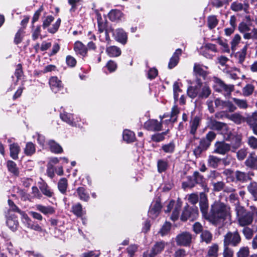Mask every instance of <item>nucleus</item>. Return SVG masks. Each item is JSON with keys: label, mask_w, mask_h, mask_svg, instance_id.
Segmentation results:
<instances>
[{"label": "nucleus", "mask_w": 257, "mask_h": 257, "mask_svg": "<svg viewBox=\"0 0 257 257\" xmlns=\"http://www.w3.org/2000/svg\"><path fill=\"white\" fill-rule=\"evenodd\" d=\"M227 215L226 205L224 203L215 201L211 205L207 221L213 224H217L221 220L226 219Z\"/></svg>", "instance_id": "f257e3e1"}, {"label": "nucleus", "mask_w": 257, "mask_h": 257, "mask_svg": "<svg viewBox=\"0 0 257 257\" xmlns=\"http://www.w3.org/2000/svg\"><path fill=\"white\" fill-rule=\"evenodd\" d=\"M186 179L187 180L182 183V187L184 189L194 188L196 184L199 185L204 189L207 187L204 176L197 171L194 172L192 176H187Z\"/></svg>", "instance_id": "f03ea898"}, {"label": "nucleus", "mask_w": 257, "mask_h": 257, "mask_svg": "<svg viewBox=\"0 0 257 257\" xmlns=\"http://www.w3.org/2000/svg\"><path fill=\"white\" fill-rule=\"evenodd\" d=\"M54 20V17L52 15H48L42 18V27L44 30L47 29L48 33L52 34H55L58 31L61 23V19L59 18L52 26L49 28Z\"/></svg>", "instance_id": "7ed1b4c3"}, {"label": "nucleus", "mask_w": 257, "mask_h": 257, "mask_svg": "<svg viewBox=\"0 0 257 257\" xmlns=\"http://www.w3.org/2000/svg\"><path fill=\"white\" fill-rule=\"evenodd\" d=\"M236 214L239 224L241 226L250 224L253 221V213L247 211L243 207H239L236 209Z\"/></svg>", "instance_id": "20e7f679"}, {"label": "nucleus", "mask_w": 257, "mask_h": 257, "mask_svg": "<svg viewBox=\"0 0 257 257\" xmlns=\"http://www.w3.org/2000/svg\"><path fill=\"white\" fill-rule=\"evenodd\" d=\"M199 215L198 208L196 206H189L187 204L184 207L180 219L182 221H186L188 219L191 221L195 220Z\"/></svg>", "instance_id": "39448f33"}, {"label": "nucleus", "mask_w": 257, "mask_h": 257, "mask_svg": "<svg viewBox=\"0 0 257 257\" xmlns=\"http://www.w3.org/2000/svg\"><path fill=\"white\" fill-rule=\"evenodd\" d=\"M224 140L230 142L229 145L230 146V149L232 152H235L241 145V136L238 134H233L230 131L224 136Z\"/></svg>", "instance_id": "423d86ee"}, {"label": "nucleus", "mask_w": 257, "mask_h": 257, "mask_svg": "<svg viewBox=\"0 0 257 257\" xmlns=\"http://www.w3.org/2000/svg\"><path fill=\"white\" fill-rule=\"evenodd\" d=\"M241 241L240 236L237 231H228L224 236V246H237Z\"/></svg>", "instance_id": "0eeeda50"}, {"label": "nucleus", "mask_w": 257, "mask_h": 257, "mask_svg": "<svg viewBox=\"0 0 257 257\" xmlns=\"http://www.w3.org/2000/svg\"><path fill=\"white\" fill-rule=\"evenodd\" d=\"M175 239L179 246H190L192 243V234L188 231H183L176 236Z\"/></svg>", "instance_id": "6e6552de"}, {"label": "nucleus", "mask_w": 257, "mask_h": 257, "mask_svg": "<svg viewBox=\"0 0 257 257\" xmlns=\"http://www.w3.org/2000/svg\"><path fill=\"white\" fill-rule=\"evenodd\" d=\"M199 206L202 217L207 220L209 216V203L207 196L204 192H201L199 194Z\"/></svg>", "instance_id": "1a4fd4ad"}, {"label": "nucleus", "mask_w": 257, "mask_h": 257, "mask_svg": "<svg viewBox=\"0 0 257 257\" xmlns=\"http://www.w3.org/2000/svg\"><path fill=\"white\" fill-rule=\"evenodd\" d=\"M110 31L116 41L123 45L126 44L128 39L127 33L122 28L110 29Z\"/></svg>", "instance_id": "9d476101"}, {"label": "nucleus", "mask_w": 257, "mask_h": 257, "mask_svg": "<svg viewBox=\"0 0 257 257\" xmlns=\"http://www.w3.org/2000/svg\"><path fill=\"white\" fill-rule=\"evenodd\" d=\"M215 84L213 87L217 92L225 91L228 94H230L234 90L233 85H227L222 80L218 78H215L214 80Z\"/></svg>", "instance_id": "9b49d317"}, {"label": "nucleus", "mask_w": 257, "mask_h": 257, "mask_svg": "<svg viewBox=\"0 0 257 257\" xmlns=\"http://www.w3.org/2000/svg\"><path fill=\"white\" fill-rule=\"evenodd\" d=\"M162 122L155 119H149L144 124V128L149 131L159 132L162 130Z\"/></svg>", "instance_id": "f8f14e48"}, {"label": "nucleus", "mask_w": 257, "mask_h": 257, "mask_svg": "<svg viewBox=\"0 0 257 257\" xmlns=\"http://www.w3.org/2000/svg\"><path fill=\"white\" fill-rule=\"evenodd\" d=\"M210 145L211 144L204 137L201 138L199 145L194 149L193 154L197 158L200 157L202 153L208 150Z\"/></svg>", "instance_id": "ddd939ff"}, {"label": "nucleus", "mask_w": 257, "mask_h": 257, "mask_svg": "<svg viewBox=\"0 0 257 257\" xmlns=\"http://www.w3.org/2000/svg\"><path fill=\"white\" fill-rule=\"evenodd\" d=\"M49 84L51 90L55 93H58L64 88V84L57 76H51L49 79Z\"/></svg>", "instance_id": "4468645a"}, {"label": "nucleus", "mask_w": 257, "mask_h": 257, "mask_svg": "<svg viewBox=\"0 0 257 257\" xmlns=\"http://www.w3.org/2000/svg\"><path fill=\"white\" fill-rule=\"evenodd\" d=\"M210 128L213 130L219 132L220 134L224 136L229 132V128L226 123L217 121L215 119L211 120Z\"/></svg>", "instance_id": "2eb2a0df"}, {"label": "nucleus", "mask_w": 257, "mask_h": 257, "mask_svg": "<svg viewBox=\"0 0 257 257\" xmlns=\"http://www.w3.org/2000/svg\"><path fill=\"white\" fill-rule=\"evenodd\" d=\"M230 9L235 12L243 11L245 14H249V5L247 0H244L243 4L238 2H233L230 5Z\"/></svg>", "instance_id": "dca6fc26"}, {"label": "nucleus", "mask_w": 257, "mask_h": 257, "mask_svg": "<svg viewBox=\"0 0 257 257\" xmlns=\"http://www.w3.org/2000/svg\"><path fill=\"white\" fill-rule=\"evenodd\" d=\"M162 205L159 200H157L149 208L148 216L152 219H155L161 212Z\"/></svg>", "instance_id": "f3484780"}, {"label": "nucleus", "mask_w": 257, "mask_h": 257, "mask_svg": "<svg viewBox=\"0 0 257 257\" xmlns=\"http://www.w3.org/2000/svg\"><path fill=\"white\" fill-rule=\"evenodd\" d=\"M254 173L251 172L246 173L239 170H236L234 172V176L236 182L244 183L252 180L250 176H253Z\"/></svg>", "instance_id": "a211bd4d"}, {"label": "nucleus", "mask_w": 257, "mask_h": 257, "mask_svg": "<svg viewBox=\"0 0 257 257\" xmlns=\"http://www.w3.org/2000/svg\"><path fill=\"white\" fill-rule=\"evenodd\" d=\"M6 224L9 228L13 231L17 230L19 225L18 217L16 215H10V213H5Z\"/></svg>", "instance_id": "6ab92c4d"}, {"label": "nucleus", "mask_w": 257, "mask_h": 257, "mask_svg": "<svg viewBox=\"0 0 257 257\" xmlns=\"http://www.w3.org/2000/svg\"><path fill=\"white\" fill-rule=\"evenodd\" d=\"M201 119L202 118L201 116L196 115L192 118L190 120V134L193 136V139L194 140L199 139V138L196 137L195 135L197 130L200 125Z\"/></svg>", "instance_id": "aec40b11"}, {"label": "nucleus", "mask_w": 257, "mask_h": 257, "mask_svg": "<svg viewBox=\"0 0 257 257\" xmlns=\"http://www.w3.org/2000/svg\"><path fill=\"white\" fill-rule=\"evenodd\" d=\"M8 203L10 208L5 213H10V215H15L12 213L13 212L18 213L21 216L22 221L25 218V216L28 215L25 211L21 210L12 200L9 199Z\"/></svg>", "instance_id": "412c9836"}, {"label": "nucleus", "mask_w": 257, "mask_h": 257, "mask_svg": "<svg viewBox=\"0 0 257 257\" xmlns=\"http://www.w3.org/2000/svg\"><path fill=\"white\" fill-rule=\"evenodd\" d=\"M244 165L250 169L257 170V155L254 152L249 154L244 162Z\"/></svg>", "instance_id": "4be33fe9"}, {"label": "nucleus", "mask_w": 257, "mask_h": 257, "mask_svg": "<svg viewBox=\"0 0 257 257\" xmlns=\"http://www.w3.org/2000/svg\"><path fill=\"white\" fill-rule=\"evenodd\" d=\"M38 185L40 191L44 195L48 198L54 196V192L44 180L42 179L41 181L38 182Z\"/></svg>", "instance_id": "5701e85b"}, {"label": "nucleus", "mask_w": 257, "mask_h": 257, "mask_svg": "<svg viewBox=\"0 0 257 257\" xmlns=\"http://www.w3.org/2000/svg\"><path fill=\"white\" fill-rule=\"evenodd\" d=\"M108 18L112 22L119 23L122 21L124 14L119 10L112 9L108 13Z\"/></svg>", "instance_id": "b1692460"}, {"label": "nucleus", "mask_w": 257, "mask_h": 257, "mask_svg": "<svg viewBox=\"0 0 257 257\" xmlns=\"http://www.w3.org/2000/svg\"><path fill=\"white\" fill-rule=\"evenodd\" d=\"M215 148L214 152L221 155H224L231 150L230 146L224 141L216 142Z\"/></svg>", "instance_id": "393cba45"}, {"label": "nucleus", "mask_w": 257, "mask_h": 257, "mask_svg": "<svg viewBox=\"0 0 257 257\" xmlns=\"http://www.w3.org/2000/svg\"><path fill=\"white\" fill-rule=\"evenodd\" d=\"M71 212L77 218H82L86 213V210L83 208L80 202H77L72 205Z\"/></svg>", "instance_id": "a878e982"}, {"label": "nucleus", "mask_w": 257, "mask_h": 257, "mask_svg": "<svg viewBox=\"0 0 257 257\" xmlns=\"http://www.w3.org/2000/svg\"><path fill=\"white\" fill-rule=\"evenodd\" d=\"M182 52V49L180 48H178L176 50L175 52L173 53L172 56L170 59L168 65L169 69H173L177 65L180 60L179 57L181 55Z\"/></svg>", "instance_id": "bb28decb"}, {"label": "nucleus", "mask_w": 257, "mask_h": 257, "mask_svg": "<svg viewBox=\"0 0 257 257\" xmlns=\"http://www.w3.org/2000/svg\"><path fill=\"white\" fill-rule=\"evenodd\" d=\"M74 50L76 54L83 57L87 55L88 49L81 41H77L74 43Z\"/></svg>", "instance_id": "cd10ccee"}, {"label": "nucleus", "mask_w": 257, "mask_h": 257, "mask_svg": "<svg viewBox=\"0 0 257 257\" xmlns=\"http://www.w3.org/2000/svg\"><path fill=\"white\" fill-rule=\"evenodd\" d=\"M76 193L79 199L85 202H88L90 200V196L86 189L84 187H79L76 189Z\"/></svg>", "instance_id": "c85d7f7f"}, {"label": "nucleus", "mask_w": 257, "mask_h": 257, "mask_svg": "<svg viewBox=\"0 0 257 257\" xmlns=\"http://www.w3.org/2000/svg\"><path fill=\"white\" fill-rule=\"evenodd\" d=\"M50 151L55 154H61L63 149L60 144L53 140H50L48 142Z\"/></svg>", "instance_id": "c756f323"}, {"label": "nucleus", "mask_w": 257, "mask_h": 257, "mask_svg": "<svg viewBox=\"0 0 257 257\" xmlns=\"http://www.w3.org/2000/svg\"><path fill=\"white\" fill-rule=\"evenodd\" d=\"M22 222L28 228L39 232H41L42 231L41 226H40L37 223L33 222L28 215L25 216V218L22 220Z\"/></svg>", "instance_id": "7c9ffc66"}, {"label": "nucleus", "mask_w": 257, "mask_h": 257, "mask_svg": "<svg viewBox=\"0 0 257 257\" xmlns=\"http://www.w3.org/2000/svg\"><path fill=\"white\" fill-rule=\"evenodd\" d=\"M9 147L10 157L15 160L18 159V155L21 151L19 144L17 143H13L10 144Z\"/></svg>", "instance_id": "2f4dec72"}, {"label": "nucleus", "mask_w": 257, "mask_h": 257, "mask_svg": "<svg viewBox=\"0 0 257 257\" xmlns=\"http://www.w3.org/2000/svg\"><path fill=\"white\" fill-rule=\"evenodd\" d=\"M106 53L110 57H117L121 55V49L116 46H110L106 48Z\"/></svg>", "instance_id": "473e14b6"}, {"label": "nucleus", "mask_w": 257, "mask_h": 257, "mask_svg": "<svg viewBox=\"0 0 257 257\" xmlns=\"http://www.w3.org/2000/svg\"><path fill=\"white\" fill-rule=\"evenodd\" d=\"M36 208L38 211L46 215H52L55 213V209L54 207L50 205L44 206L38 204L36 205Z\"/></svg>", "instance_id": "72a5a7b5"}, {"label": "nucleus", "mask_w": 257, "mask_h": 257, "mask_svg": "<svg viewBox=\"0 0 257 257\" xmlns=\"http://www.w3.org/2000/svg\"><path fill=\"white\" fill-rule=\"evenodd\" d=\"M193 71L196 77H202L204 80L209 74V72L204 70L199 64H196L194 66Z\"/></svg>", "instance_id": "f704fd0d"}, {"label": "nucleus", "mask_w": 257, "mask_h": 257, "mask_svg": "<svg viewBox=\"0 0 257 257\" xmlns=\"http://www.w3.org/2000/svg\"><path fill=\"white\" fill-rule=\"evenodd\" d=\"M97 15L98 31L99 32V33H102L103 32L105 31L106 30L108 29V23L106 20H105L104 22L102 21L101 15L98 12H97Z\"/></svg>", "instance_id": "c9c22d12"}, {"label": "nucleus", "mask_w": 257, "mask_h": 257, "mask_svg": "<svg viewBox=\"0 0 257 257\" xmlns=\"http://www.w3.org/2000/svg\"><path fill=\"white\" fill-rule=\"evenodd\" d=\"M122 138L127 143H132L136 141V138L134 132L129 130H125L123 132Z\"/></svg>", "instance_id": "e433bc0d"}, {"label": "nucleus", "mask_w": 257, "mask_h": 257, "mask_svg": "<svg viewBox=\"0 0 257 257\" xmlns=\"http://www.w3.org/2000/svg\"><path fill=\"white\" fill-rule=\"evenodd\" d=\"M221 160H222L220 158L216 156L209 155L207 160L208 166L209 167L216 169L218 167Z\"/></svg>", "instance_id": "4c0bfd02"}, {"label": "nucleus", "mask_w": 257, "mask_h": 257, "mask_svg": "<svg viewBox=\"0 0 257 257\" xmlns=\"http://www.w3.org/2000/svg\"><path fill=\"white\" fill-rule=\"evenodd\" d=\"M7 167L8 171L14 176H18L19 175L20 172L15 162L12 160H8L7 162Z\"/></svg>", "instance_id": "58836bf2"}, {"label": "nucleus", "mask_w": 257, "mask_h": 257, "mask_svg": "<svg viewBox=\"0 0 257 257\" xmlns=\"http://www.w3.org/2000/svg\"><path fill=\"white\" fill-rule=\"evenodd\" d=\"M219 246L217 243H213L208 246L206 257H218Z\"/></svg>", "instance_id": "ea45409f"}, {"label": "nucleus", "mask_w": 257, "mask_h": 257, "mask_svg": "<svg viewBox=\"0 0 257 257\" xmlns=\"http://www.w3.org/2000/svg\"><path fill=\"white\" fill-rule=\"evenodd\" d=\"M68 186V180L66 178H61L58 182V190L62 194H66Z\"/></svg>", "instance_id": "a19ab883"}, {"label": "nucleus", "mask_w": 257, "mask_h": 257, "mask_svg": "<svg viewBox=\"0 0 257 257\" xmlns=\"http://www.w3.org/2000/svg\"><path fill=\"white\" fill-rule=\"evenodd\" d=\"M41 27L42 25H38L35 26V24H34V27H33L32 24L31 25L32 39L33 41L37 40L41 36Z\"/></svg>", "instance_id": "79ce46f5"}, {"label": "nucleus", "mask_w": 257, "mask_h": 257, "mask_svg": "<svg viewBox=\"0 0 257 257\" xmlns=\"http://www.w3.org/2000/svg\"><path fill=\"white\" fill-rule=\"evenodd\" d=\"M160 150L165 153H173L175 150V144L174 141H172L168 144L162 145Z\"/></svg>", "instance_id": "37998d69"}, {"label": "nucleus", "mask_w": 257, "mask_h": 257, "mask_svg": "<svg viewBox=\"0 0 257 257\" xmlns=\"http://www.w3.org/2000/svg\"><path fill=\"white\" fill-rule=\"evenodd\" d=\"M172 224L170 222L166 221L158 232L162 236L168 235L171 229Z\"/></svg>", "instance_id": "c03bdc74"}, {"label": "nucleus", "mask_w": 257, "mask_h": 257, "mask_svg": "<svg viewBox=\"0 0 257 257\" xmlns=\"http://www.w3.org/2000/svg\"><path fill=\"white\" fill-rule=\"evenodd\" d=\"M36 152V146L31 142H28L24 149V153L27 156H31Z\"/></svg>", "instance_id": "a18cd8bd"}, {"label": "nucleus", "mask_w": 257, "mask_h": 257, "mask_svg": "<svg viewBox=\"0 0 257 257\" xmlns=\"http://www.w3.org/2000/svg\"><path fill=\"white\" fill-rule=\"evenodd\" d=\"M169 164L167 160L160 159L157 161L158 172L160 173L165 172L168 168Z\"/></svg>", "instance_id": "49530a36"}, {"label": "nucleus", "mask_w": 257, "mask_h": 257, "mask_svg": "<svg viewBox=\"0 0 257 257\" xmlns=\"http://www.w3.org/2000/svg\"><path fill=\"white\" fill-rule=\"evenodd\" d=\"M201 240L202 242H205L207 244L211 242L212 239V234L208 230H204L200 234Z\"/></svg>", "instance_id": "de8ad7c7"}, {"label": "nucleus", "mask_w": 257, "mask_h": 257, "mask_svg": "<svg viewBox=\"0 0 257 257\" xmlns=\"http://www.w3.org/2000/svg\"><path fill=\"white\" fill-rule=\"evenodd\" d=\"M247 48L248 44H246V45L240 50V51L236 53V56L237 57L238 62L240 64L242 63L245 60Z\"/></svg>", "instance_id": "09e8293b"}, {"label": "nucleus", "mask_w": 257, "mask_h": 257, "mask_svg": "<svg viewBox=\"0 0 257 257\" xmlns=\"http://www.w3.org/2000/svg\"><path fill=\"white\" fill-rule=\"evenodd\" d=\"M248 191L251 194L254 200H257V183L251 182L247 187Z\"/></svg>", "instance_id": "8fccbe9b"}, {"label": "nucleus", "mask_w": 257, "mask_h": 257, "mask_svg": "<svg viewBox=\"0 0 257 257\" xmlns=\"http://www.w3.org/2000/svg\"><path fill=\"white\" fill-rule=\"evenodd\" d=\"M165 242H157L151 249L152 251L155 255L161 252L164 249Z\"/></svg>", "instance_id": "3c124183"}, {"label": "nucleus", "mask_w": 257, "mask_h": 257, "mask_svg": "<svg viewBox=\"0 0 257 257\" xmlns=\"http://www.w3.org/2000/svg\"><path fill=\"white\" fill-rule=\"evenodd\" d=\"M200 88L197 86H189L187 89V94L189 97L192 98H195L199 93Z\"/></svg>", "instance_id": "603ef678"}, {"label": "nucleus", "mask_w": 257, "mask_h": 257, "mask_svg": "<svg viewBox=\"0 0 257 257\" xmlns=\"http://www.w3.org/2000/svg\"><path fill=\"white\" fill-rule=\"evenodd\" d=\"M211 93V90L210 87L205 85L202 88L201 91L199 92L198 94V97L199 98H207L209 97Z\"/></svg>", "instance_id": "864d4df0"}, {"label": "nucleus", "mask_w": 257, "mask_h": 257, "mask_svg": "<svg viewBox=\"0 0 257 257\" xmlns=\"http://www.w3.org/2000/svg\"><path fill=\"white\" fill-rule=\"evenodd\" d=\"M218 24V20L214 15L210 16L207 18V26L210 30L215 28Z\"/></svg>", "instance_id": "5fc2aeb1"}, {"label": "nucleus", "mask_w": 257, "mask_h": 257, "mask_svg": "<svg viewBox=\"0 0 257 257\" xmlns=\"http://www.w3.org/2000/svg\"><path fill=\"white\" fill-rule=\"evenodd\" d=\"M61 119L69 124L72 125L73 123V115L70 113L64 112L60 113V115Z\"/></svg>", "instance_id": "6e6d98bb"}, {"label": "nucleus", "mask_w": 257, "mask_h": 257, "mask_svg": "<svg viewBox=\"0 0 257 257\" xmlns=\"http://www.w3.org/2000/svg\"><path fill=\"white\" fill-rule=\"evenodd\" d=\"M44 10V7L43 5H41L39 8L35 12V13L33 15V16L32 17V20H31V24L34 27V24L36 22L39 21L40 17L41 16L42 12Z\"/></svg>", "instance_id": "4d7b16f0"}, {"label": "nucleus", "mask_w": 257, "mask_h": 257, "mask_svg": "<svg viewBox=\"0 0 257 257\" xmlns=\"http://www.w3.org/2000/svg\"><path fill=\"white\" fill-rule=\"evenodd\" d=\"M243 38L246 40H257V28H254L251 30V32L244 33Z\"/></svg>", "instance_id": "13d9d810"}, {"label": "nucleus", "mask_w": 257, "mask_h": 257, "mask_svg": "<svg viewBox=\"0 0 257 257\" xmlns=\"http://www.w3.org/2000/svg\"><path fill=\"white\" fill-rule=\"evenodd\" d=\"M251 24H247L244 22L242 21L240 22L238 26V30L240 33L244 34L250 30V26Z\"/></svg>", "instance_id": "bf43d9fd"}, {"label": "nucleus", "mask_w": 257, "mask_h": 257, "mask_svg": "<svg viewBox=\"0 0 257 257\" xmlns=\"http://www.w3.org/2000/svg\"><path fill=\"white\" fill-rule=\"evenodd\" d=\"M105 67L109 73H112L116 71L117 68L116 62L112 60H109L106 64Z\"/></svg>", "instance_id": "052dcab7"}, {"label": "nucleus", "mask_w": 257, "mask_h": 257, "mask_svg": "<svg viewBox=\"0 0 257 257\" xmlns=\"http://www.w3.org/2000/svg\"><path fill=\"white\" fill-rule=\"evenodd\" d=\"M245 121L248 125L257 124V111H255L251 115L247 116Z\"/></svg>", "instance_id": "680f3d73"}, {"label": "nucleus", "mask_w": 257, "mask_h": 257, "mask_svg": "<svg viewBox=\"0 0 257 257\" xmlns=\"http://www.w3.org/2000/svg\"><path fill=\"white\" fill-rule=\"evenodd\" d=\"M254 87L252 84H247L242 89L243 94L248 96L252 94L254 91Z\"/></svg>", "instance_id": "e2e57ef3"}, {"label": "nucleus", "mask_w": 257, "mask_h": 257, "mask_svg": "<svg viewBox=\"0 0 257 257\" xmlns=\"http://www.w3.org/2000/svg\"><path fill=\"white\" fill-rule=\"evenodd\" d=\"M24 75V71L23 70V66L22 64L19 63L16 66V68L15 71V75L17 78V81L21 80L22 76Z\"/></svg>", "instance_id": "0e129e2a"}, {"label": "nucleus", "mask_w": 257, "mask_h": 257, "mask_svg": "<svg viewBox=\"0 0 257 257\" xmlns=\"http://www.w3.org/2000/svg\"><path fill=\"white\" fill-rule=\"evenodd\" d=\"M240 36L238 34H235L231 41V48L233 51L235 50L236 47L240 43Z\"/></svg>", "instance_id": "69168bd1"}, {"label": "nucleus", "mask_w": 257, "mask_h": 257, "mask_svg": "<svg viewBox=\"0 0 257 257\" xmlns=\"http://www.w3.org/2000/svg\"><path fill=\"white\" fill-rule=\"evenodd\" d=\"M249 249L247 246H243L240 248L237 252V257H248Z\"/></svg>", "instance_id": "338daca9"}, {"label": "nucleus", "mask_w": 257, "mask_h": 257, "mask_svg": "<svg viewBox=\"0 0 257 257\" xmlns=\"http://www.w3.org/2000/svg\"><path fill=\"white\" fill-rule=\"evenodd\" d=\"M247 144L250 148L257 150V138L253 136L249 137L247 139Z\"/></svg>", "instance_id": "774afa93"}]
</instances>
